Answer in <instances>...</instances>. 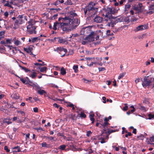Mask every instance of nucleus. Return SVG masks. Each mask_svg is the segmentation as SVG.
Returning <instances> with one entry per match:
<instances>
[{"mask_svg":"<svg viewBox=\"0 0 154 154\" xmlns=\"http://www.w3.org/2000/svg\"><path fill=\"white\" fill-rule=\"evenodd\" d=\"M60 4V2L59 0H57L53 4V5L56 6H57Z\"/></svg>","mask_w":154,"mask_h":154,"instance_id":"obj_42","label":"nucleus"},{"mask_svg":"<svg viewBox=\"0 0 154 154\" xmlns=\"http://www.w3.org/2000/svg\"><path fill=\"white\" fill-rule=\"evenodd\" d=\"M133 9L136 11H139L140 10L138 6H134Z\"/></svg>","mask_w":154,"mask_h":154,"instance_id":"obj_45","label":"nucleus"},{"mask_svg":"<svg viewBox=\"0 0 154 154\" xmlns=\"http://www.w3.org/2000/svg\"><path fill=\"white\" fill-rule=\"evenodd\" d=\"M94 33L92 32L85 38V40H87L89 42H92L94 40Z\"/></svg>","mask_w":154,"mask_h":154,"instance_id":"obj_10","label":"nucleus"},{"mask_svg":"<svg viewBox=\"0 0 154 154\" xmlns=\"http://www.w3.org/2000/svg\"><path fill=\"white\" fill-rule=\"evenodd\" d=\"M106 34L108 36H111L114 35V33L112 32H111L110 30H108L106 32Z\"/></svg>","mask_w":154,"mask_h":154,"instance_id":"obj_29","label":"nucleus"},{"mask_svg":"<svg viewBox=\"0 0 154 154\" xmlns=\"http://www.w3.org/2000/svg\"><path fill=\"white\" fill-rule=\"evenodd\" d=\"M20 80L23 83H26V80L23 78H20Z\"/></svg>","mask_w":154,"mask_h":154,"instance_id":"obj_58","label":"nucleus"},{"mask_svg":"<svg viewBox=\"0 0 154 154\" xmlns=\"http://www.w3.org/2000/svg\"><path fill=\"white\" fill-rule=\"evenodd\" d=\"M17 62L18 63L19 66L21 69H22L24 70L25 72H28L30 71L29 69H28L26 67L22 66L19 64L18 62Z\"/></svg>","mask_w":154,"mask_h":154,"instance_id":"obj_21","label":"nucleus"},{"mask_svg":"<svg viewBox=\"0 0 154 154\" xmlns=\"http://www.w3.org/2000/svg\"><path fill=\"white\" fill-rule=\"evenodd\" d=\"M80 116L81 117L85 118L86 117V115L83 112H81L80 114Z\"/></svg>","mask_w":154,"mask_h":154,"instance_id":"obj_40","label":"nucleus"},{"mask_svg":"<svg viewBox=\"0 0 154 154\" xmlns=\"http://www.w3.org/2000/svg\"><path fill=\"white\" fill-rule=\"evenodd\" d=\"M148 116L149 118L148 119H151L154 117V115H152L151 114H149Z\"/></svg>","mask_w":154,"mask_h":154,"instance_id":"obj_43","label":"nucleus"},{"mask_svg":"<svg viewBox=\"0 0 154 154\" xmlns=\"http://www.w3.org/2000/svg\"><path fill=\"white\" fill-rule=\"evenodd\" d=\"M36 73L35 72H33L32 74H31L30 77L32 79H34L36 76Z\"/></svg>","mask_w":154,"mask_h":154,"instance_id":"obj_32","label":"nucleus"},{"mask_svg":"<svg viewBox=\"0 0 154 154\" xmlns=\"http://www.w3.org/2000/svg\"><path fill=\"white\" fill-rule=\"evenodd\" d=\"M29 134L28 133L26 134V139L27 140L28 139H29Z\"/></svg>","mask_w":154,"mask_h":154,"instance_id":"obj_59","label":"nucleus"},{"mask_svg":"<svg viewBox=\"0 0 154 154\" xmlns=\"http://www.w3.org/2000/svg\"><path fill=\"white\" fill-rule=\"evenodd\" d=\"M146 142L148 144H153V142H154V138L153 137H152L149 139H146Z\"/></svg>","mask_w":154,"mask_h":154,"instance_id":"obj_15","label":"nucleus"},{"mask_svg":"<svg viewBox=\"0 0 154 154\" xmlns=\"http://www.w3.org/2000/svg\"><path fill=\"white\" fill-rule=\"evenodd\" d=\"M105 121L104 123H102V124H101V126H100V127L102 128L103 130L104 131H106V127L109 124V123L108 122V120L107 118H105L104 119Z\"/></svg>","mask_w":154,"mask_h":154,"instance_id":"obj_11","label":"nucleus"},{"mask_svg":"<svg viewBox=\"0 0 154 154\" xmlns=\"http://www.w3.org/2000/svg\"><path fill=\"white\" fill-rule=\"evenodd\" d=\"M154 81V78L149 76H145L142 81V85L144 87H147L151 85Z\"/></svg>","mask_w":154,"mask_h":154,"instance_id":"obj_5","label":"nucleus"},{"mask_svg":"<svg viewBox=\"0 0 154 154\" xmlns=\"http://www.w3.org/2000/svg\"><path fill=\"white\" fill-rule=\"evenodd\" d=\"M131 135H132V134H131V133L130 132H129L128 133V134H126L125 135V137H127L128 136H130Z\"/></svg>","mask_w":154,"mask_h":154,"instance_id":"obj_50","label":"nucleus"},{"mask_svg":"<svg viewBox=\"0 0 154 154\" xmlns=\"http://www.w3.org/2000/svg\"><path fill=\"white\" fill-rule=\"evenodd\" d=\"M29 85L32 87L36 91L38 89H40V87L36 83H31V84H30Z\"/></svg>","mask_w":154,"mask_h":154,"instance_id":"obj_13","label":"nucleus"},{"mask_svg":"<svg viewBox=\"0 0 154 154\" xmlns=\"http://www.w3.org/2000/svg\"><path fill=\"white\" fill-rule=\"evenodd\" d=\"M13 41L14 42V44L18 46L21 44V42L16 38H13Z\"/></svg>","mask_w":154,"mask_h":154,"instance_id":"obj_17","label":"nucleus"},{"mask_svg":"<svg viewBox=\"0 0 154 154\" xmlns=\"http://www.w3.org/2000/svg\"><path fill=\"white\" fill-rule=\"evenodd\" d=\"M68 14L69 15L68 17H69L71 18H73L74 17H75L76 16V14L74 12V11H71L69 12H68Z\"/></svg>","mask_w":154,"mask_h":154,"instance_id":"obj_16","label":"nucleus"},{"mask_svg":"<svg viewBox=\"0 0 154 154\" xmlns=\"http://www.w3.org/2000/svg\"><path fill=\"white\" fill-rule=\"evenodd\" d=\"M64 4L65 5H72V3L70 0H67L66 2H65Z\"/></svg>","mask_w":154,"mask_h":154,"instance_id":"obj_30","label":"nucleus"},{"mask_svg":"<svg viewBox=\"0 0 154 154\" xmlns=\"http://www.w3.org/2000/svg\"><path fill=\"white\" fill-rule=\"evenodd\" d=\"M108 138H107L106 136L104 138L103 137H99V139L102 140H103V139H106Z\"/></svg>","mask_w":154,"mask_h":154,"instance_id":"obj_62","label":"nucleus"},{"mask_svg":"<svg viewBox=\"0 0 154 154\" xmlns=\"http://www.w3.org/2000/svg\"><path fill=\"white\" fill-rule=\"evenodd\" d=\"M35 21L33 20L30 19L28 22V25L27 26V28L28 32L30 34H35L36 31L35 30L36 28L35 26Z\"/></svg>","mask_w":154,"mask_h":154,"instance_id":"obj_4","label":"nucleus"},{"mask_svg":"<svg viewBox=\"0 0 154 154\" xmlns=\"http://www.w3.org/2000/svg\"><path fill=\"white\" fill-rule=\"evenodd\" d=\"M80 22L77 19L71 18L69 17H60L58 21L54 23L53 29L54 30L61 28L63 31L68 32L75 29L79 25Z\"/></svg>","mask_w":154,"mask_h":154,"instance_id":"obj_1","label":"nucleus"},{"mask_svg":"<svg viewBox=\"0 0 154 154\" xmlns=\"http://www.w3.org/2000/svg\"><path fill=\"white\" fill-rule=\"evenodd\" d=\"M17 112L20 113L23 116L25 115V112L22 111H18Z\"/></svg>","mask_w":154,"mask_h":154,"instance_id":"obj_46","label":"nucleus"},{"mask_svg":"<svg viewBox=\"0 0 154 154\" xmlns=\"http://www.w3.org/2000/svg\"><path fill=\"white\" fill-rule=\"evenodd\" d=\"M45 137L46 138H48L50 140H53L54 139V138L53 137H47V136H45Z\"/></svg>","mask_w":154,"mask_h":154,"instance_id":"obj_48","label":"nucleus"},{"mask_svg":"<svg viewBox=\"0 0 154 154\" xmlns=\"http://www.w3.org/2000/svg\"><path fill=\"white\" fill-rule=\"evenodd\" d=\"M87 43V41H82V44L83 45H85L86 44V43Z\"/></svg>","mask_w":154,"mask_h":154,"instance_id":"obj_61","label":"nucleus"},{"mask_svg":"<svg viewBox=\"0 0 154 154\" xmlns=\"http://www.w3.org/2000/svg\"><path fill=\"white\" fill-rule=\"evenodd\" d=\"M61 73L63 75H64L66 74V71L63 67H62L61 69Z\"/></svg>","mask_w":154,"mask_h":154,"instance_id":"obj_31","label":"nucleus"},{"mask_svg":"<svg viewBox=\"0 0 154 154\" xmlns=\"http://www.w3.org/2000/svg\"><path fill=\"white\" fill-rule=\"evenodd\" d=\"M32 41L33 43L35 42H38V41L40 40V38L39 37H35L32 38Z\"/></svg>","mask_w":154,"mask_h":154,"instance_id":"obj_28","label":"nucleus"},{"mask_svg":"<svg viewBox=\"0 0 154 154\" xmlns=\"http://www.w3.org/2000/svg\"><path fill=\"white\" fill-rule=\"evenodd\" d=\"M41 145L42 147H49V145H47L45 142H43L41 143Z\"/></svg>","mask_w":154,"mask_h":154,"instance_id":"obj_33","label":"nucleus"},{"mask_svg":"<svg viewBox=\"0 0 154 154\" xmlns=\"http://www.w3.org/2000/svg\"><path fill=\"white\" fill-rule=\"evenodd\" d=\"M5 33V31H1L0 32V36H3L4 35Z\"/></svg>","mask_w":154,"mask_h":154,"instance_id":"obj_55","label":"nucleus"},{"mask_svg":"<svg viewBox=\"0 0 154 154\" xmlns=\"http://www.w3.org/2000/svg\"><path fill=\"white\" fill-rule=\"evenodd\" d=\"M100 40H99L97 42H94L93 43L94 44V45H98L100 44Z\"/></svg>","mask_w":154,"mask_h":154,"instance_id":"obj_51","label":"nucleus"},{"mask_svg":"<svg viewBox=\"0 0 154 154\" xmlns=\"http://www.w3.org/2000/svg\"><path fill=\"white\" fill-rule=\"evenodd\" d=\"M94 115L93 114H91L90 115L89 117L90 120L92 121V123H93L94 121Z\"/></svg>","mask_w":154,"mask_h":154,"instance_id":"obj_27","label":"nucleus"},{"mask_svg":"<svg viewBox=\"0 0 154 154\" xmlns=\"http://www.w3.org/2000/svg\"><path fill=\"white\" fill-rule=\"evenodd\" d=\"M38 69L40 70L41 72H46L47 68L45 67H39Z\"/></svg>","mask_w":154,"mask_h":154,"instance_id":"obj_22","label":"nucleus"},{"mask_svg":"<svg viewBox=\"0 0 154 154\" xmlns=\"http://www.w3.org/2000/svg\"><path fill=\"white\" fill-rule=\"evenodd\" d=\"M125 106L123 107V109L125 111H126L128 109V104L127 103H125Z\"/></svg>","mask_w":154,"mask_h":154,"instance_id":"obj_39","label":"nucleus"},{"mask_svg":"<svg viewBox=\"0 0 154 154\" xmlns=\"http://www.w3.org/2000/svg\"><path fill=\"white\" fill-rule=\"evenodd\" d=\"M95 5L94 3L90 2L88 6L84 9L85 15L94 14L97 11V8L94 7Z\"/></svg>","mask_w":154,"mask_h":154,"instance_id":"obj_3","label":"nucleus"},{"mask_svg":"<svg viewBox=\"0 0 154 154\" xmlns=\"http://www.w3.org/2000/svg\"><path fill=\"white\" fill-rule=\"evenodd\" d=\"M94 21L97 23H100L103 21V18L102 17L97 16L94 19Z\"/></svg>","mask_w":154,"mask_h":154,"instance_id":"obj_14","label":"nucleus"},{"mask_svg":"<svg viewBox=\"0 0 154 154\" xmlns=\"http://www.w3.org/2000/svg\"><path fill=\"white\" fill-rule=\"evenodd\" d=\"M91 133H92V132H91V131H88L87 132V135L88 137H89L90 135L91 134Z\"/></svg>","mask_w":154,"mask_h":154,"instance_id":"obj_57","label":"nucleus"},{"mask_svg":"<svg viewBox=\"0 0 154 154\" xmlns=\"http://www.w3.org/2000/svg\"><path fill=\"white\" fill-rule=\"evenodd\" d=\"M119 9V8L118 9H116L112 7H104L102 10V12L105 14V17H106L107 19H105V20L106 21H108V20H111L112 18V14H114L117 12Z\"/></svg>","mask_w":154,"mask_h":154,"instance_id":"obj_2","label":"nucleus"},{"mask_svg":"<svg viewBox=\"0 0 154 154\" xmlns=\"http://www.w3.org/2000/svg\"><path fill=\"white\" fill-rule=\"evenodd\" d=\"M78 66L77 65H74L73 67V69L74 70L75 73H77L78 72Z\"/></svg>","mask_w":154,"mask_h":154,"instance_id":"obj_34","label":"nucleus"},{"mask_svg":"<svg viewBox=\"0 0 154 154\" xmlns=\"http://www.w3.org/2000/svg\"><path fill=\"white\" fill-rule=\"evenodd\" d=\"M137 20V18L135 17L134 16H129L124 17L123 18V21L128 23L130 22H133Z\"/></svg>","mask_w":154,"mask_h":154,"instance_id":"obj_6","label":"nucleus"},{"mask_svg":"<svg viewBox=\"0 0 154 154\" xmlns=\"http://www.w3.org/2000/svg\"><path fill=\"white\" fill-rule=\"evenodd\" d=\"M116 23L114 21H111L109 23H108L107 24V25L108 26H111L112 27H113L114 26V25L116 24Z\"/></svg>","mask_w":154,"mask_h":154,"instance_id":"obj_24","label":"nucleus"},{"mask_svg":"<svg viewBox=\"0 0 154 154\" xmlns=\"http://www.w3.org/2000/svg\"><path fill=\"white\" fill-rule=\"evenodd\" d=\"M98 69L100 72L104 71L106 69L104 67L99 68Z\"/></svg>","mask_w":154,"mask_h":154,"instance_id":"obj_47","label":"nucleus"},{"mask_svg":"<svg viewBox=\"0 0 154 154\" xmlns=\"http://www.w3.org/2000/svg\"><path fill=\"white\" fill-rule=\"evenodd\" d=\"M140 79L139 78H138L135 79V82L136 84H137L138 82H140Z\"/></svg>","mask_w":154,"mask_h":154,"instance_id":"obj_53","label":"nucleus"},{"mask_svg":"<svg viewBox=\"0 0 154 154\" xmlns=\"http://www.w3.org/2000/svg\"><path fill=\"white\" fill-rule=\"evenodd\" d=\"M4 149L7 152H9L10 151V150L8 149V147L7 146H5L4 147Z\"/></svg>","mask_w":154,"mask_h":154,"instance_id":"obj_49","label":"nucleus"},{"mask_svg":"<svg viewBox=\"0 0 154 154\" xmlns=\"http://www.w3.org/2000/svg\"><path fill=\"white\" fill-rule=\"evenodd\" d=\"M19 97V94L18 93H16L14 94L13 97L16 99H18Z\"/></svg>","mask_w":154,"mask_h":154,"instance_id":"obj_35","label":"nucleus"},{"mask_svg":"<svg viewBox=\"0 0 154 154\" xmlns=\"http://www.w3.org/2000/svg\"><path fill=\"white\" fill-rule=\"evenodd\" d=\"M34 64L36 66H44L45 65V63L44 62H42V63H35Z\"/></svg>","mask_w":154,"mask_h":154,"instance_id":"obj_38","label":"nucleus"},{"mask_svg":"<svg viewBox=\"0 0 154 154\" xmlns=\"http://www.w3.org/2000/svg\"><path fill=\"white\" fill-rule=\"evenodd\" d=\"M24 51H26L28 53H29L32 50V47H29L28 48H24Z\"/></svg>","mask_w":154,"mask_h":154,"instance_id":"obj_23","label":"nucleus"},{"mask_svg":"<svg viewBox=\"0 0 154 154\" xmlns=\"http://www.w3.org/2000/svg\"><path fill=\"white\" fill-rule=\"evenodd\" d=\"M148 28V25H140L136 27L134 30L135 32H137L140 31L146 30Z\"/></svg>","mask_w":154,"mask_h":154,"instance_id":"obj_8","label":"nucleus"},{"mask_svg":"<svg viewBox=\"0 0 154 154\" xmlns=\"http://www.w3.org/2000/svg\"><path fill=\"white\" fill-rule=\"evenodd\" d=\"M68 116L69 118L72 120H74L75 117V115L74 114H70Z\"/></svg>","mask_w":154,"mask_h":154,"instance_id":"obj_36","label":"nucleus"},{"mask_svg":"<svg viewBox=\"0 0 154 154\" xmlns=\"http://www.w3.org/2000/svg\"><path fill=\"white\" fill-rule=\"evenodd\" d=\"M9 14L8 12L6 11L4 14V16L5 17V18H6L7 17H8V15Z\"/></svg>","mask_w":154,"mask_h":154,"instance_id":"obj_52","label":"nucleus"},{"mask_svg":"<svg viewBox=\"0 0 154 154\" xmlns=\"http://www.w3.org/2000/svg\"><path fill=\"white\" fill-rule=\"evenodd\" d=\"M55 40L56 41H57V42L60 44H64L66 43L68 44V42L66 40L63 39V38L59 37V38H54V41Z\"/></svg>","mask_w":154,"mask_h":154,"instance_id":"obj_12","label":"nucleus"},{"mask_svg":"<svg viewBox=\"0 0 154 154\" xmlns=\"http://www.w3.org/2000/svg\"><path fill=\"white\" fill-rule=\"evenodd\" d=\"M115 131L113 130H109L108 131H106L105 132H103L102 133V134H103L104 133H105L106 134V137L107 138H108V135L111 133L115 132Z\"/></svg>","mask_w":154,"mask_h":154,"instance_id":"obj_20","label":"nucleus"},{"mask_svg":"<svg viewBox=\"0 0 154 154\" xmlns=\"http://www.w3.org/2000/svg\"><path fill=\"white\" fill-rule=\"evenodd\" d=\"M54 51H57L61 54H60V53L62 51H64V53L61 56L62 57L64 56L66 53L67 52V50L66 49L64 48L63 47H61L57 48L56 49H54Z\"/></svg>","mask_w":154,"mask_h":154,"instance_id":"obj_9","label":"nucleus"},{"mask_svg":"<svg viewBox=\"0 0 154 154\" xmlns=\"http://www.w3.org/2000/svg\"><path fill=\"white\" fill-rule=\"evenodd\" d=\"M125 74V73H122L120 74L119 76L118 77L119 79H120L121 78L123 77Z\"/></svg>","mask_w":154,"mask_h":154,"instance_id":"obj_37","label":"nucleus"},{"mask_svg":"<svg viewBox=\"0 0 154 154\" xmlns=\"http://www.w3.org/2000/svg\"><path fill=\"white\" fill-rule=\"evenodd\" d=\"M96 59L97 60H96L95 62H97L98 63H100L101 62L100 61L102 60V58H96Z\"/></svg>","mask_w":154,"mask_h":154,"instance_id":"obj_44","label":"nucleus"},{"mask_svg":"<svg viewBox=\"0 0 154 154\" xmlns=\"http://www.w3.org/2000/svg\"><path fill=\"white\" fill-rule=\"evenodd\" d=\"M53 106L55 107L58 108L59 107V106H58L57 103H54L53 104Z\"/></svg>","mask_w":154,"mask_h":154,"instance_id":"obj_64","label":"nucleus"},{"mask_svg":"<svg viewBox=\"0 0 154 154\" xmlns=\"http://www.w3.org/2000/svg\"><path fill=\"white\" fill-rule=\"evenodd\" d=\"M23 17L27 20L26 16H24L23 15H19L17 17V19L15 20L14 25L18 26L23 23V21L22 19Z\"/></svg>","mask_w":154,"mask_h":154,"instance_id":"obj_7","label":"nucleus"},{"mask_svg":"<svg viewBox=\"0 0 154 154\" xmlns=\"http://www.w3.org/2000/svg\"><path fill=\"white\" fill-rule=\"evenodd\" d=\"M13 149H15V150L14 151V152H19L20 151V147L18 146L14 147L13 148Z\"/></svg>","mask_w":154,"mask_h":154,"instance_id":"obj_26","label":"nucleus"},{"mask_svg":"<svg viewBox=\"0 0 154 154\" xmlns=\"http://www.w3.org/2000/svg\"><path fill=\"white\" fill-rule=\"evenodd\" d=\"M66 146L64 145H63L60 146V149L61 150H64L66 148Z\"/></svg>","mask_w":154,"mask_h":154,"instance_id":"obj_41","label":"nucleus"},{"mask_svg":"<svg viewBox=\"0 0 154 154\" xmlns=\"http://www.w3.org/2000/svg\"><path fill=\"white\" fill-rule=\"evenodd\" d=\"M83 80L84 82L86 83H88L89 82H91V81H89L85 79H83Z\"/></svg>","mask_w":154,"mask_h":154,"instance_id":"obj_56","label":"nucleus"},{"mask_svg":"<svg viewBox=\"0 0 154 154\" xmlns=\"http://www.w3.org/2000/svg\"><path fill=\"white\" fill-rule=\"evenodd\" d=\"M33 111L35 112H37L38 111V109L37 107H35L33 108Z\"/></svg>","mask_w":154,"mask_h":154,"instance_id":"obj_54","label":"nucleus"},{"mask_svg":"<svg viewBox=\"0 0 154 154\" xmlns=\"http://www.w3.org/2000/svg\"><path fill=\"white\" fill-rule=\"evenodd\" d=\"M102 99L103 100V102L104 103H106V97H103Z\"/></svg>","mask_w":154,"mask_h":154,"instance_id":"obj_60","label":"nucleus"},{"mask_svg":"<svg viewBox=\"0 0 154 154\" xmlns=\"http://www.w3.org/2000/svg\"><path fill=\"white\" fill-rule=\"evenodd\" d=\"M102 123L97 122L96 124V126H98L100 127V126H101V124H102Z\"/></svg>","mask_w":154,"mask_h":154,"instance_id":"obj_63","label":"nucleus"},{"mask_svg":"<svg viewBox=\"0 0 154 154\" xmlns=\"http://www.w3.org/2000/svg\"><path fill=\"white\" fill-rule=\"evenodd\" d=\"M96 64L100 66H102L103 65L102 62L98 63L97 62H92L88 65L89 66H91L93 65L94 64Z\"/></svg>","mask_w":154,"mask_h":154,"instance_id":"obj_19","label":"nucleus"},{"mask_svg":"<svg viewBox=\"0 0 154 154\" xmlns=\"http://www.w3.org/2000/svg\"><path fill=\"white\" fill-rule=\"evenodd\" d=\"M6 2H7L6 3L4 4V6L12 8H13V7L10 4L9 2L8 1H7Z\"/></svg>","mask_w":154,"mask_h":154,"instance_id":"obj_25","label":"nucleus"},{"mask_svg":"<svg viewBox=\"0 0 154 154\" xmlns=\"http://www.w3.org/2000/svg\"><path fill=\"white\" fill-rule=\"evenodd\" d=\"M37 93L41 95H42L44 94H46V92L43 90H42L40 87V89H38L37 91Z\"/></svg>","mask_w":154,"mask_h":154,"instance_id":"obj_18","label":"nucleus"}]
</instances>
